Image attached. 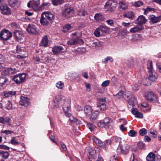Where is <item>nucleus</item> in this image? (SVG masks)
<instances>
[{"mask_svg":"<svg viewBox=\"0 0 161 161\" xmlns=\"http://www.w3.org/2000/svg\"><path fill=\"white\" fill-rule=\"evenodd\" d=\"M111 141L110 140H107L105 142H101L99 146L101 147L104 148L106 147L111 144Z\"/></svg>","mask_w":161,"mask_h":161,"instance_id":"29","label":"nucleus"},{"mask_svg":"<svg viewBox=\"0 0 161 161\" xmlns=\"http://www.w3.org/2000/svg\"><path fill=\"white\" fill-rule=\"evenodd\" d=\"M11 26L13 28L16 29L18 28V26L15 22L12 23L11 24Z\"/></svg>","mask_w":161,"mask_h":161,"instance_id":"64","label":"nucleus"},{"mask_svg":"<svg viewBox=\"0 0 161 161\" xmlns=\"http://www.w3.org/2000/svg\"><path fill=\"white\" fill-rule=\"evenodd\" d=\"M94 18L96 21H103L106 19V18L104 15L98 13L95 14Z\"/></svg>","mask_w":161,"mask_h":161,"instance_id":"20","label":"nucleus"},{"mask_svg":"<svg viewBox=\"0 0 161 161\" xmlns=\"http://www.w3.org/2000/svg\"><path fill=\"white\" fill-rule=\"evenodd\" d=\"M137 146L138 148L141 149H143L145 146V144L142 142H139L137 143Z\"/></svg>","mask_w":161,"mask_h":161,"instance_id":"53","label":"nucleus"},{"mask_svg":"<svg viewBox=\"0 0 161 161\" xmlns=\"http://www.w3.org/2000/svg\"><path fill=\"white\" fill-rule=\"evenodd\" d=\"M64 48L60 46H55L52 48V52L54 55H58L64 52Z\"/></svg>","mask_w":161,"mask_h":161,"instance_id":"13","label":"nucleus"},{"mask_svg":"<svg viewBox=\"0 0 161 161\" xmlns=\"http://www.w3.org/2000/svg\"><path fill=\"white\" fill-rule=\"evenodd\" d=\"M85 113L88 115H90L92 112V109L91 106L87 105L84 108Z\"/></svg>","mask_w":161,"mask_h":161,"instance_id":"32","label":"nucleus"},{"mask_svg":"<svg viewBox=\"0 0 161 161\" xmlns=\"http://www.w3.org/2000/svg\"><path fill=\"white\" fill-rule=\"evenodd\" d=\"M119 4L120 7L122 8L123 9H126L127 8V7L126 4L122 1H120L119 3Z\"/></svg>","mask_w":161,"mask_h":161,"instance_id":"47","label":"nucleus"},{"mask_svg":"<svg viewBox=\"0 0 161 161\" xmlns=\"http://www.w3.org/2000/svg\"><path fill=\"white\" fill-rule=\"evenodd\" d=\"M26 48L25 47H22L19 45H17L16 48V52L17 53L22 54L25 52Z\"/></svg>","mask_w":161,"mask_h":161,"instance_id":"28","label":"nucleus"},{"mask_svg":"<svg viewBox=\"0 0 161 161\" xmlns=\"http://www.w3.org/2000/svg\"><path fill=\"white\" fill-rule=\"evenodd\" d=\"M144 28V27L143 25H139L131 28L130 31L131 33H135L138 32L142 30Z\"/></svg>","mask_w":161,"mask_h":161,"instance_id":"23","label":"nucleus"},{"mask_svg":"<svg viewBox=\"0 0 161 161\" xmlns=\"http://www.w3.org/2000/svg\"><path fill=\"white\" fill-rule=\"evenodd\" d=\"M131 113L136 118H142L143 117L142 114L136 108H133L131 109Z\"/></svg>","mask_w":161,"mask_h":161,"instance_id":"22","label":"nucleus"},{"mask_svg":"<svg viewBox=\"0 0 161 161\" xmlns=\"http://www.w3.org/2000/svg\"><path fill=\"white\" fill-rule=\"evenodd\" d=\"M143 4L142 2L141 1H138L135 2L134 4V5L137 7H139L142 6Z\"/></svg>","mask_w":161,"mask_h":161,"instance_id":"57","label":"nucleus"},{"mask_svg":"<svg viewBox=\"0 0 161 161\" xmlns=\"http://www.w3.org/2000/svg\"><path fill=\"white\" fill-rule=\"evenodd\" d=\"M113 2L112 0H108L107 1L105 4L104 6V8L106 9L107 11H108L110 12H113L116 7L112 6V4Z\"/></svg>","mask_w":161,"mask_h":161,"instance_id":"9","label":"nucleus"},{"mask_svg":"<svg viewBox=\"0 0 161 161\" xmlns=\"http://www.w3.org/2000/svg\"><path fill=\"white\" fill-rule=\"evenodd\" d=\"M110 83V81L109 80H106L105 81H103L102 84V85L103 86V87H106Z\"/></svg>","mask_w":161,"mask_h":161,"instance_id":"60","label":"nucleus"},{"mask_svg":"<svg viewBox=\"0 0 161 161\" xmlns=\"http://www.w3.org/2000/svg\"><path fill=\"white\" fill-rule=\"evenodd\" d=\"M54 19L53 14L49 12H44L41 15L40 22L42 25H46L51 23Z\"/></svg>","mask_w":161,"mask_h":161,"instance_id":"1","label":"nucleus"},{"mask_svg":"<svg viewBox=\"0 0 161 161\" xmlns=\"http://www.w3.org/2000/svg\"><path fill=\"white\" fill-rule=\"evenodd\" d=\"M26 30L30 33L36 34L37 33L36 25L32 24H29L28 25Z\"/></svg>","mask_w":161,"mask_h":161,"instance_id":"14","label":"nucleus"},{"mask_svg":"<svg viewBox=\"0 0 161 161\" xmlns=\"http://www.w3.org/2000/svg\"><path fill=\"white\" fill-rule=\"evenodd\" d=\"M113 95L115 96L117 98L120 99L124 97V92L123 91H120L115 95Z\"/></svg>","mask_w":161,"mask_h":161,"instance_id":"40","label":"nucleus"},{"mask_svg":"<svg viewBox=\"0 0 161 161\" xmlns=\"http://www.w3.org/2000/svg\"><path fill=\"white\" fill-rule=\"evenodd\" d=\"M2 133L3 134H5L6 135H8L11 134L13 133V131L11 130H6L4 131H3L2 132Z\"/></svg>","mask_w":161,"mask_h":161,"instance_id":"61","label":"nucleus"},{"mask_svg":"<svg viewBox=\"0 0 161 161\" xmlns=\"http://www.w3.org/2000/svg\"><path fill=\"white\" fill-rule=\"evenodd\" d=\"M56 86L58 89H62L64 86V84L63 82L59 81L56 83Z\"/></svg>","mask_w":161,"mask_h":161,"instance_id":"45","label":"nucleus"},{"mask_svg":"<svg viewBox=\"0 0 161 161\" xmlns=\"http://www.w3.org/2000/svg\"><path fill=\"white\" fill-rule=\"evenodd\" d=\"M17 71V69L15 68H8L5 71V74L8 73L9 75H11L14 74L16 73ZM5 73L3 72L2 73V75H4Z\"/></svg>","mask_w":161,"mask_h":161,"instance_id":"26","label":"nucleus"},{"mask_svg":"<svg viewBox=\"0 0 161 161\" xmlns=\"http://www.w3.org/2000/svg\"><path fill=\"white\" fill-rule=\"evenodd\" d=\"M155 9L153 8H151L150 7H147L146 8L144 11V14H147V13L150 11H153Z\"/></svg>","mask_w":161,"mask_h":161,"instance_id":"54","label":"nucleus"},{"mask_svg":"<svg viewBox=\"0 0 161 161\" xmlns=\"http://www.w3.org/2000/svg\"><path fill=\"white\" fill-rule=\"evenodd\" d=\"M78 14L80 16H85L87 15L88 13L86 10H82L79 11Z\"/></svg>","mask_w":161,"mask_h":161,"instance_id":"46","label":"nucleus"},{"mask_svg":"<svg viewBox=\"0 0 161 161\" xmlns=\"http://www.w3.org/2000/svg\"><path fill=\"white\" fill-rule=\"evenodd\" d=\"M8 81V79L6 76L2 75L0 77V84L1 86H3L5 84L7 85Z\"/></svg>","mask_w":161,"mask_h":161,"instance_id":"31","label":"nucleus"},{"mask_svg":"<svg viewBox=\"0 0 161 161\" xmlns=\"http://www.w3.org/2000/svg\"><path fill=\"white\" fill-rule=\"evenodd\" d=\"M71 26L70 24H67L63 27L62 31L64 32H66L71 29Z\"/></svg>","mask_w":161,"mask_h":161,"instance_id":"36","label":"nucleus"},{"mask_svg":"<svg viewBox=\"0 0 161 161\" xmlns=\"http://www.w3.org/2000/svg\"><path fill=\"white\" fill-rule=\"evenodd\" d=\"M129 136L131 137L136 136L137 135V132L134 130H131L128 133Z\"/></svg>","mask_w":161,"mask_h":161,"instance_id":"49","label":"nucleus"},{"mask_svg":"<svg viewBox=\"0 0 161 161\" xmlns=\"http://www.w3.org/2000/svg\"><path fill=\"white\" fill-rule=\"evenodd\" d=\"M106 22L107 24L110 25L112 26L114 24V21L112 19H109L106 20Z\"/></svg>","mask_w":161,"mask_h":161,"instance_id":"63","label":"nucleus"},{"mask_svg":"<svg viewBox=\"0 0 161 161\" xmlns=\"http://www.w3.org/2000/svg\"><path fill=\"white\" fill-rule=\"evenodd\" d=\"M113 139L116 142L119 143L121 142L122 140L121 138L117 136L113 137Z\"/></svg>","mask_w":161,"mask_h":161,"instance_id":"55","label":"nucleus"},{"mask_svg":"<svg viewBox=\"0 0 161 161\" xmlns=\"http://www.w3.org/2000/svg\"><path fill=\"white\" fill-rule=\"evenodd\" d=\"M52 2L54 5L57 6L64 3V0H52Z\"/></svg>","mask_w":161,"mask_h":161,"instance_id":"42","label":"nucleus"},{"mask_svg":"<svg viewBox=\"0 0 161 161\" xmlns=\"http://www.w3.org/2000/svg\"><path fill=\"white\" fill-rule=\"evenodd\" d=\"M155 155L153 153H150L146 157L147 160L148 161H152L155 158Z\"/></svg>","mask_w":161,"mask_h":161,"instance_id":"37","label":"nucleus"},{"mask_svg":"<svg viewBox=\"0 0 161 161\" xmlns=\"http://www.w3.org/2000/svg\"><path fill=\"white\" fill-rule=\"evenodd\" d=\"M48 39L47 36H45L42 38L39 45L40 46L47 47L48 45Z\"/></svg>","mask_w":161,"mask_h":161,"instance_id":"24","label":"nucleus"},{"mask_svg":"<svg viewBox=\"0 0 161 161\" xmlns=\"http://www.w3.org/2000/svg\"><path fill=\"white\" fill-rule=\"evenodd\" d=\"M12 36V33L7 30H3L0 33V38L4 40H7Z\"/></svg>","mask_w":161,"mask_h":161,"instance_id":"6","label":"nucleus"},{"mask_svg":"<svg viewBox=\"0 0 161 161\" xmlns=\"http://www.w3.org/2000/svg\"><path fill=\"white\" fill-rule=\"evenodd\" d=\"M97 107L99 108L100 110L103 111L106 110L107 108V107L105 104L102 105H97Z\"/></svg>","mask_w":161,"mask_h":161,"instance_id":"51","label":"nucleus"},{"mask_svg":"<svg viewBox=\"0 0 161 161\" xmlns=\"http://www.w3.org/2000/svg\"><path fill=\"white\" fill-rule=\"evenodd\" d=\"M98 29L103 33H106L108 30V28L105 25H101L98 28Z\"/></svg>","mask_w":161,"mask_h":161,"instance_id":"33","label":"nucleus"},{"mask_svg":"<svg viewBox=\"0 0 161 161\" xmlns=\"http://www.w3.org/2000/svg\"><path fill=\"white\" fill-rule=\"evenodd\" d=\"M9 155L8 152L7 151H3L0 152V158L2 159L7 158Z\"/></svg>","mask_w":161,"mask_h":161,"instance_id":"30","label":"nucleus"},{"mask_svg":"<svg viewBox=\"0 0 161 161\" xmlns=\"http://www.w3.org/2000/svg\"><path fill=\"white\" fill-rule=\"evenodd\" d=\"M129 148L130 147L128 144H125L121 147V153L124 154H125L129 152Z\"/></svg>","mask_w":161,"mask_h":161,"instance_id":"25","label":"nucleus"},{"mask_svg":"<svg viewBox=\"0 0 161 161\" xmlns=\"http://www.w3.org/2000/svg\"><path fill=\"white\" fill-rule=\"evenodd\" d=\"M112 120L109 117H106L103 120L104 124L106 126H108L109 128V126L111 125Z\"/></svg>","mask_w":161,"mask_h":161,"instance_id":"27","label":"nucleus"},{"mask_svg":"<svg viewBox=\"0 0 161 161\" xmlns=\"http://www.w3.org/2000/svg\"><path fill=\"white\" fill-rule=\"evenodd\" d=\"M8 2L9 6L14 8L19 7L20 3L19 0H8Z\"/></svg>","mask_w":161,"mask_h":161,"instance_id":"15","label":"nucleus"},{"mask_svg":"<svg viewBox=\"0 0 161 161\" xmlns=\"http://www.w3.org/2000/svg\"><path fill=\"white\" fill-rule=\"evenodd\" d=\"M26 76L25 73L17 74L14 76L13 79L16 84H20L25 80Z\"/></svg>","mask_w":161,"mask_h":161,"instance_id":"5","label":"nucleus"},{"mask_svg":"<svg viewBox=\"0 0 161 161\" xmlns=\"http://www.w3.org/2000/svg\"><path fill=\"white\" fill-rule=\"evenodd\" d=\"M161 18V17L160 16L156 17L153 15H151L150 16L149 18L150 19L149 23L151 25L157 23L160 21Z\"/></svg>","mask_w":161,"mask_h":161,"instance_id":"17","label":"nucleus"},{"mask_svg":"<svg viewBox=\"0 0 161 161\" xmlns=\"http://www.w3.org/2000/svg\"><path fill=\"white\" fill-rule=\"evenodd\" d=\"M158 77L157 74L154 72H148V78L147 80H150L151 82L155 81Z\"/></svg>","mask_w":161,"mask_h":161,"instance_id":"16","label":"nucleus"},{"mask_svg":"<svg viewBox=\"0 0 161 161\" xmlns=\"http://www.w3.org/2000/svg\"><path fill=\"white\" fill-rule=\"evenodd\" d=\"M71 102V100L69 99H66L64 100L61 99V103H63V109L67 116H69L71 114H70L68 113V112L70 110Z\"/></svg>","mask_w":161,"mask_h":161,"instance_id":"2","label":"nucleus"},{"mask_svg":"<svg viewBox=\"0 0 161 161\" xmlns=\"http://www.w3.org/2000/svg\"><path fill=\"white\" fill-rule=\"evenodd\" d=\"M86 151H88V153L90 156H93V155L95 153V150L93 148L90 147H86Z\"/></svg>","mask_w":161,"mask_h":161,"instance_id":"41","label":"nucleus"},{"mask_svg":"<svg viewBox=\"0 0 161 161\" xmlns=\"http://www.w3.org/2000/svg\"><path fill=\"white\" fill-rule=\"evenodd\" d=\"M19 103L20 105L25 107H27L31 104L30 99L28 97L24 96H21L20 97V99Z\"/></svg>","mask_w":161,"mask_h":161,"instance_id":"11","label":"nucleus"},{"mask_svg":"<svg viewBox=\"0 0 161 161\" xmlns=\"http://www.w3.org/2000/svg\"><path fill=\"white\" fill-rule=\"evenodd\" d=\"M109 61L111 62L113 61L112 58L110 57H107L102 60V62L105 63H107Z\"/></svg>","mask_w":161,"mask_h":161,"instance_id":"50","label":"nucleus"},{"mask_svg":"<svg viewBox=\"0 0 161 161\" xmlns=\"http://www.w3.org/2000/svg\"><path fill=\"white\" fill-rule=\"evenodd\" d=\"M100 113L99 111L96 110L92 114L90 117V120L92 122H95L97 120L98 115Z\"/></svg>","mask_w":161,"mask_h":161,"instance_id":"21","label":"nucleus"},{"mask_svg":"<svg viewBox=\"0 0 161 161\" xmlns=\"http://www.w3.org/2000/svg\"><path fill=\"white\" fill-rule=\"evenodd\" d=\"M16 94V91H8L4 92V96L6 97H11L14 95H15Z\"/></svg>","mask_w":161,"mask_h":161,"instance_id":"34","label":"nucleus"},{"mask_svg":"<svg viewBox=\"0 0 161 161\" xmlns=\"http://www.w3.org/2000/svg\"><path fill=\"white\" fill-rule=\"evenodd\" d=\"M14 38L17 41L20 42L24 37L22 32L19 30H15L14 32Z\"/></svg>","mask_w":161,"mask_h":161,"instance_id":"12","label":"nucleus"},{"mask_svg":"<svg viewBox=\"0 0 161 161\" xmlns=\"http://www.w3.org/2000/svg\"><path fill=\"white\" fill-rule=\"evenodd\" d=\"M0 107L1 108H5L7 110H11L13 108L12 102L9 100L3 99L0 103Z\"/></svg>","mask_w":161,"mask_h":161,"instance_id":"4","label":"nucleus"},{"mask_svg":"<svg viewBox=\"0 0 161 161\" xmlns=\"http://www.w3.org/2000/svg\"><path fill=\"white\" fill-rule=\"evenodd\" d=\"M100 30L98 29V28L96 29L94 33V34L96 36L99 37L100 36Z\"/></svg>","mask_w":161,"mask_h":161,"instance_id":"59","label":"nucleus"},{"mask_svg":"<svg viewBox=\"0 0 161 161\" xmlns=\"http://www.w3.org/2000/svg\"><path fill=\"white\" fill-rule=\"evenodd\" d=\"M19 137H14L10 141V143L14 145H17L19 144L18 140Z\"/></svg>","mask_w":161,"mask_h":161,"instance_id":"35","label":"nucleus"},{"mask_svg":"<svg viewBox=\"0 0 161 161\" xmlns=\"http://www.w3.org/2000/svg\"><path fill=\"white\" fill-rule=\"evenodd\" d=\"M67 44L68 45H72L76 44V38L75 39H70L68 40L67 42Z\"/></svg>","mask_w":161,"mask_h":161,"instance_id":"44","label":"nucleus"},{"mask_svg":"<svg viewBox=\"0 0 161 161\" xmlns=\"http://www.w3.org/2000/svg\"><path fill=\"white\" fill-rule=\"evenodd\" d=\"M147 22V19L143 15H140L135 20V23L136 24L141 25L144 24Z\"/></svg>","mask_w":161,"mask_h":161,"instance_id":"18","label":"nucleus"},{"mask_svg":"<svg viewBox=\"0 0 161 161\" xmlns=\"http://www.w3.org/2000/svg\"><path fill=\"white\" fill-rule=\"evenodd\" d=\"M12 120L8 117L2 116L0 117V124L3 126H10L11 125Z\"/></svg>","mask_w":161,"mask_h":161,"instance_id":"7","label":"nucleus"},{"mask_svg":"<svg viewBox=\"0 0 161 161\" xmlns=\"http://www.w3.org/2000/svg\"><path fill=\"white\" fill-rule=\"evenodd\" d=\"M76 42L77 44L78 43H80V44H82L84 43V42L83 40L80 38H76Z\"/></svg>","mask_w":161,"mask_h":161,"instance_id":"62","label":"nucleus"},{"mask_svg":"<svg viewBox=\"0 0 161 161\" xmlns=\"http://www.w3.org/2000/svg\"><path fill=\"white\" fill-rule=\"evenodd\" d=\"M147 66L148 70V72H153V64L152 61L149 60L148 61Z\"/></svg>","mask_w":161,"mask_h":161,"instance_id":"38","label":"nucleus"},{"mask_svg":"<svg viewBox=\"0 0 161 161\" xmlns=\"http://www.w3.org/2000/svg\"><path fill=\"white\" fill-rule=\"evenodd\" d=\"M123 15L124 17L130 19L134 17V14L133 12H130L125 13Z\"/></svg>","mask_w":161,"mask_h":161,"instance_id":"39","label":"nucleus"},{"mask_svg":"<svg viewBox=\"0 0 161 161\" xmlns=\"http://www.w3.org/2000/svg\"><path fill=\"white\" fill-rule=\"evenodd\" d=\"M145 97L146 99L152 103H157L158 101L157 95L153 92H147Z\"/></svg>","mask_w":161,"mask_h":161,"instance_id":"3","label":"nucleus"},{"mask_svg":"<svg viewBox=\"0 0 161 161\" xmlns=\"http://www.w3.org/2000/svg\"><path fill=\"white\" fill-rule=\"evenodd\" d=\"M139 134L142 136H144L147 133V130L145 128H142L139 131Z\"/></svg>","mask_w":161,"mask_h":161,"instance_id":"48","label":"nucleus"},{"mask_svg":"<svg viewBox=\"0 0 161 161\" xmlns=\"http://www.w3.org/2000/svg\"><path fill=\"white\" fill-rule=\"evenodd\" d=\"M87 126L91 131H93L95 127V126L94 125L90 123H87Z\"/></svg>","mask_w":161,"mask_h":161,"instance_id":"52","label":"nucleus"},{"mask_svg":"<svg viewBox=\"0 0 161 161\" xmlns=\"http://www.w3.org/2000/svg\"><path fill=\"white\" fill-rule=\"evenodd\" d=\"M92 45H93V47L95 46H97V47H101L102 46V42H93L92 43Z\"/></svg>","mask_w":161,"mask_h":161,"instance_id":"58","label":"nucleus"},{"mask_svg":"<svg viewBox=\"0 0 161 161\" xmlns=\"http://www.w3.org/2000/svg\"><path fill=\"white\" fill-rule=\"evenodd\" d=\"M61 97L58 96L56 97L52 102V105L53 106V107L55 108L58 107L59 104L61 103Z\"/></svg>","mask_w":161,"mask_h":161,"instance_id":"19","label":"nucleus"},{"mask_svg":"<svg viewBox=\"0 0 161 161\" xmlns=\"http://www.w3.org/2000/svg\"><path fill=\"white\" fill-rule=\"evenodd\" d=\"M0 10L2 14L8 15L10 14L11 11L8 5L5 3H2L0 6Z\"/></svg>","mask_w":161,"mask_h":161,"instance_id":"8","label":"nucleus"},{"mask_svg":"<svg viewBox=\"0 0 161 161\" xmlns=\"http://www.w3.org/2000/svg\"><path fill=\"white\" fill-rule=\"evenodd\" d=\"M93 141L98 146H99L102 142L99 139L96 137H94L93 138Z\"/></svg>","mask_w":161,"mask_h":161,"instance_id":"56","label":"nucleus"},{"mask_svg":"<svg viewBox=\"0 0 161 161\" xmlns=\"http://www.w3.org/2000/svg\"><path fill=\"white\" fill-rule=\"evenodd\" d=\"M73 14V8L69 7L65 9L63 12V15L66 18H68L71 17L72 16Z\"/></svg>","mask_w":161,"mask_h":161,"instance_id":"10","label":"nucleus"},{"mask_svg":"<svg viewBox=\"0 0 161 161\" xmlns=\"http://www.w3.org/2000/svg\"><path fill=\"white\" fill-rule=\"evenodd\" d=\"M129 104L133 106L137 103V99L134 97H132L129 102Z\"/></svg>","mask_w":161,"mask_h":161,"instance_id":"43","label":"nucleus"}]
</instances>
